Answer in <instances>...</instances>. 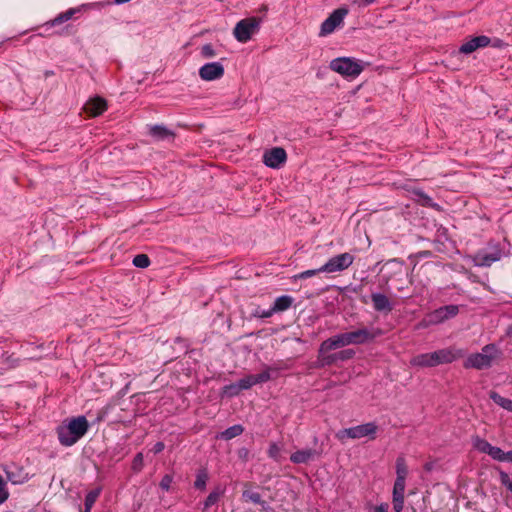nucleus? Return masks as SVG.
<instances>
[{
	"label": "nucleus",
	"instance_id": "10",
	"mask_svg": "<svg viewBox=\"0 0 512 512\" xmlns=\"http://www.w3.org/2000/svg\"><path fill=\"white\" fill-rule=\"evenodd\" d=\"M287 159L286 151L281 147H275L267 150L263 154V162L270 168L277 169L282 166Z\"/></svg>",
	"mask_w": 512,
	"mask_h": 512
},
{
	"label": "nucleus",
	"instance_id": "20",
	"mask_svg": "<svg viewBox=\"0 0 512 512\" xmlns=\"http://www.w3.org/2000/svg\"><path fill=\"white\" fill-rule=\"evenodd\" d=\"M432 358L433 355L430 352L419 354L411 358L410 365L419 368L434 367Z\"/></svg>",
	"mask_w": 512,
	"mask_h": 512
},
{
	"label": "nucleus",
	"instance_id": "48",
	"mask_svg": "<svg viewBox=\"0 0 512 512\" xmlns=\"http://www.w3.org/2000/svg\"><path fill=\"white\" fill-rule=\"evenodd\" d=\"M389 506L387 503L380 504L373 508L372 512H388Z\"/></svg>",
	"mask_w": 512,
	"mask_h": 512
},
{
	"label": "nucleus",
	"instance_id": "42",
	"mask_svg": "<svg viewBox=\"0 0 512 512\" xmlns=\"http://www.w3.org/2000/svg\"><path fill=\"white\" fill-rule=\"evenodd\" d=\"M489 456L492 457L494 460L503 462L502 458L504 456V451L499 447L492 446Z\"/></svg>",
	"mask_w": 512,
	"mask_h": 512
},
{
	"label": "nucleus",
	"instance_id": "18",
	"mask_svg": "<svg viewBox=\"0 0 512 512\" xmlns=\"http://www.w3.org/2000/svg\"><path fill=\"white\" fill-rule=\"evenodd\" d=\"M292 303H293V299L290 296L284 295V296L278 297L275 300L273 307L271 309L267 310L266 314H261L260 317L268 318V317H271L275 312L285 311L288 308H290Z\"/></svg>",
	"mask_w": 512,
	"mask_h": 512
},
{
	"label": "nucleus",
	"instance_id": "4",
	"mask_svg": "<svg viewBox=\"0 0 512 512\" xmlns=\"http://www.w3.org/2000/svg\"><path fill=\"white\" fill-rule=\"evenodd\" d=\"M261 19L249 17L240 20L233 29V35L241 43L248 42L259 31Z\"/></svg>",
	"mask_w": 512,
	"mask_h": 512
},
{
	"label": "nucleus",
	"instance_id": "2",
	"mask_svg": "<svg viewBox=\"0 0 512 512\" xmlns=\"http://www.w3.org/2000/svg\"><path fill=\"white\" fill-rule=\"evenodd\" d=\"M501 357L500 349L494 344L485 345L480 352L470 354L464 361L466 369L477 370L490 368Z\"/></svg>",
	"mask_w": 512,
	"mask_h": 512
},
{
	"label": "nucleus",
	"instance_id": "33",
	"mask_svg": "<svg viewBox=\"0 0 512 512\" xmlns=\"http://www.w3.org/2000/svg\"><path fill=\"white\" fill-rule=\"evenodd\" d=\"M100 495V489L90 491L85 498V508L91 509Z\"/></svg>",
	"mask_w": 512,
	"mask_h": 512
},
{
	"label": "nucleus",
	"instance_id": "51",
	"mask_svg": "<svg viewBox=\"0 0 512 512\" xmlns=\"http://www.w3.org/2000/svg\"><path fill=\"white\" fill-rule=\"evenodd\" d=\"M503 462H512V450L508 452H504Z\"/></svg>",
	"mask_w": 512,
	"mask_h": 512
},
{
	"label": "nucleus",
	"instance_id": "55",
	"mask_svg": "<svg viewBox=\"0 0 512 512\" xmlns=\"http://www.w3.org/2000/svg\"><path fill=\"white\" fill-rule=\"evenodd\" d=\"M267 311H262V312H257L258 315L260 316L261 314H266Z\"/></svg>",
	"mask_w": 512,
	"mask_h": 512
},
{
	"label": "nucleus",
	"instance_id": "3",
	"mask_svg": "<svg viewBox=\"0 0 512 512\" xmlns=\"http://www.w3.org/2000/svg\"><path fill=\"white\" fill-rule=\"evenodd\" d=\"M377 431L378 426L373 422H369L355 427L340 430L336 434V437L340 441H344L346 438L361 439L365 437L373 440L376 438Z\"/></svg>",
	"mask_w": 512,
	"mask_h": 512
},
{
	"label": "nucleus",
	"instance_id": "36",
	"mask_svg": "<svg viewBox=\"0 0 512 512\" xmlns=\"http://www.w3.org/2000/svg\"><path fill=\"white\" fill-rule=\"evenodd\" d=\"M241 392V388L238 383L230 384L225 387H223V394L233 397L238 395Z\"/></svg>",
	"mask_w": 512,
	"mask_h": 512
},
{
	"label": "nucleus",
	"instance_id": "45",
	"mask_svg": "<svg viewBox=\"0 0 512 512\" xmlns=\"http://www.w3.org/2000/svg\"><path fill=\"white\" fill-rule=\"evenodd\" d=\"M500 480L503 485L507 487L508 490L512 492V478L510 479V476L506 472L500 473Z\"/></svg>",
	"mask_w": 512,
	"mask_h": 512
},
{
	"label": "nucleus",
	"instance_id": "8",
	"mask_svg": "<svg viewBox=\"0 0 512 512\" xmlns=\"http://www.w3.org/2000/svg\"><path fill=\"white\" fill-rule=\"evenodd\" d=\"M459 312V308L456 305H448L441 307L432 313L427 315V318L420 324L422 326H428L432 324L441 323L449 318L456 316Z\"/></svg>",
	"mask_w": 512,
	"mask_h": 512
},
{
	"label": "nucleus",
	"instance_id": "46",
	"mask_svg": "<svg viewBox=\"0 0 512 512\" xmlns=\"http://www.w3.org/2000/svg\"><path fill=\"white\" fill-rule=\"evenodd\" d=\"M354 356V351L351 349L340 351L336 354L337 360H348Z\"/></svg>",
	"mask_w": 512,
	"mask_h": 512
},
{
	"label": "nucleus",
	"instance_id": "25",
	"mask_svg": "<svg viewBox=\"0 0 512 512\" xmlns=\"http://www.w3.org/2000/svg\"><path fill=\"white\" fill-rule=\"evenodd\" d=\"M149 133L151 136L157 139H165L172 135V133L168 129L160 125L150 127Z\"/></svg>",
	"mask_w": 512,
	"mask_h": 512
},
{
	"label": "nucleus",
	"instance_id": "32",
	"mask_svg": "<svg viewBox=\"0 0 512 512\" xmlns=\"http://www.w3.org/2000/svg\"><path fill=\"white\" fill-rule=\"evenodd\" d=\"M406 479L396 478L393 487V496H404Z\"/></svg>",
	"mask_w": 512,
	"mask_h": 512
},
{
	"label": "nucleus",
	"instance_id": "49",
	"mask_svg": "<svg viewBox=\"0 0 512 512\" xmlns=\"http://www.w3.org/2000/svg\"><path fill=\"white\" fill-rule=\"evenodd\" d=\"M375 1L376 0H354V3H356L360 7H365L374 3Z\"/></svg>",
	"mask_w": 512,
	"mask_h": 512
},
{
	"label": "nucleus",
	"instance_id": "31",
	"mask_svg": "<svg viewBox=\"0 0 512 512\" xmlns=\"http://www.w3.org/2000/svg\"><path fill=\"white\" fill-rule=\"evenodd\" d=\"M75 13H76V9H69V10L65 11L64 13H61L60 15H58L56 18H54L52 20L51 24L53 26H55V25H59L63 22H66V21L70 20Z\"/></svg>",
	"mask_w": 512,
	"mask_h": 512
},
{
	"label": "nucleus",
	"instance_id": "27",
	"mask_svg": "<svg viewBox=\"0 0 512 512\" xmlns=\"http://www.w3.org/2000/svg\"><path fill=\"white\" fill-rule=\"evenodd\" d=\"M267 454L270 458H272L276 462H280L282 460V446L276 442H272L269 445Z\"/></svg>",
	"mask_w": 512,
	"mask_h": 512
},
{
	"label": "nucleus",
	"instance_id": "47",
	"mask_svg": "<svg viewBox=\"0 0 512 512\" xmlns=\"http://www.w3.org/2000/svg\"><path fill=\"white\" fill-rule=\"evenodd\" d=\"M317 273H323L320 268L319 269H313V270H306L299 274V278L306 279L310 278L312 276H315Z\"/></svg>",
	"mask_w": 512,
	"mask_h": 512
},
{
	"label": "nucleus",
	"instance_id": "26",
	"mask_svg": "<svg viewBox=\"0 0 512 512\" xmlns=\"http://www.w3.org/2000/svg\"><path fill=\"white\" fill-rule=\"evenodd\" d=\"M473 447L478 450L479 452L488 454L490 453V450L492 448V445L486 441L485 439H482L480 437H475L473 439Z\"/></svg>",
	"mask_w": 512,
	"mask_h": 512
},
{
	"label": "nucleus",
	"instance_id": "22",
	"mask_svg": "<svg viewBox=\"0 0 512 512\" xmlns=\"http://www.w3.org/2000/svg\"><path fill=\"white\" fill-rule=\"evenodd\" d=\"M490 398L503 409L512 412V400L502 397L497 392H490Z\"/></svg>",
	"mask_w": 512,
	"mask_h": 512
},
{
	"label": "nucleus",
	"instance_id": "53",
	"mask_svg": "<svg viewBox=\"0 0 512 512\" xmlns=\"http://www.w3.org/2000/svg\"><path fill=\"white\" fill-rule=\"evenodd\" d=\"M129 1H130V0H114V2H115L116 4H123V3H127V2H129Z\"/></svg>",
	"mask_w": 512,
	"mask_h": 512
},
{
	"label": "nucleus",
	"instance_id": "37",
	"mask_svg": "<svg viewBox=\"0 0 512 512\" xmlns=\"http://www.w3.org/2000/svg\"><path fill=\"white\" fill-rule=\"evenodd\" d=\"M241 391L251 388L252 386L256 385L255 380L253 378V375L245 376L244 378L240 379L238 382Z\"/></svg>",
	"mask_w": 512,
	"mask_h": 512
},
{
	"label": "nucleus",
	"instance_id": "34",
	"mask_svg": "<svg viewBox=\"0 0 512 512\" xmlns=\"http://www.w3.org/2000/svg\"><path fill=\"white\" fill-rule=\"evenodd\" d=\"M133 264L139 268H147L150 265V260L146 254H138L134 257Z\"/></svg>",
	"mask_w": 512,
	"mask_h": 512
},
{
	"label": "nucleus",
	"instance_id": "43",
	"mask_svg": "<svg viewBox=\"0 0 512 512\" xmlns=\"http://www.w3.org/2000/svg\"><path fill=\"white\" fill-rule=\"evenodd\" d=\"M404 508V496H393V509L401 512Z\"/></svg>",
	"mask_w": 512,
	"mask_h": 512
},
{
	"label": "nucleus",
	"instance_id": "14",
	"mask_svg": "<svg viewBox=\"0 0 512 512\" xmlns=\"http://www.w3.org/2000/svg\"><path fill=\"white\" fill-rule=\"evenodd\" d=\"M438 355V363L449 364L463 356V351L455 347H447L436 351Z\"/></svg>",
	"mask_w": 512,
	"mask_h": 512
},
{
	"label": "nucleus",
	"instance_id": "13",
	"mask_svg": "<svg viewBox=\"0 0 512 512\" xmlns=\"http://www.w3.org/2000/svg\"><path fill=\"white\" fill-rule=\"evenodd\" d=\"M107 110V102L101 97H94L88 100L84 107L83 111L89 117H97L101 115L103 112Z\"/></svg>",
	"mask_w": 512,
	"mask_h": 512
},
{
	"label": "nucleus",
	"instance_id": "54",
	"mask_svg": "<svg viewBox=\"0 0 512 512\" xmlns=\"http://www.w3.org/2000/svg\"><path fill=\"white\" fill-rule=\"evenodd\" d=\"M507 334L512 336V325L508 327Z\"/></svg>",
	"mask_w": 512,
	"mask_h": 512
},
{
	"label": "nucleus",
	"instance_id": "30",
	"mask_svg": "<svg viewBox=\"0 0 512 512\" xmlns=\"http://www.w3.org/2000/svg\"><path fill=\"white\" fill-rule=\"evenodd\" d=\"M207 481H208V473H207V471L204 470V469L203 470H199L197 475H196L194 486H195L196 489L204 490L205 487H206Z\"/></svg>",
	"mask_w": 512,
	"mask_h": 512
},
{
	"label": "nucleus",
	"instance_id": "11",
	"mask_svg": "<svg viewBox=\"0 0 512 512\" xmlns=\"http://www.w3.org/2000/svg\"><path fill=\"white\" fill-rule=\"evenodd\" d=\"M224 67L219 62H211L203 65L199 69V76L204 81H214L222 78Z\"/></svg>",
	"mask_w": 512,
	"mask_h": 512
},
{
	"label": "nucleus",
	"instance_id": "28",
	"mask_svg": "<svg viewBox=\"0 0 512 512\" xmlns=\"http://www.w3.org/2000/svg\"><path fill=\"white\" fill-rule=\"evenodd\" d=\"M408 475V467L403 457L396 460V478L406 479Z\"/></svg>",
	"mask_w": 512,
	"mask_h": 512
},
{
	"label": "nucleus",
	"instance_id": "7",
	"mask_svg": "<svg viewBox=\"0 0 512 512\" xmlns=\"http://www.w3.org/2000/svg\"><path fill=\"white\" fill-rule=\"evenodd\" d=\"M348 14L346 8H339L321 24L319 36L324 37L335 31L336 28L343 24L344 18Z\"/></svg>",
	"mask_w": 512,
	"mask_h": 512
},
{
	"label": "nucleus",
	"instance_id": "12",
	"mask_svg": "<svg viewBox=\"0 0 512 512\" xmlns=\"http://www.w3.org/2000/svg\"><path fill=\"white\" fill-rule=\"evenodd\" d=\"M490 42V38L485 35L476 36L464 42L459 51L463 54H470L479 48L487 47L490 45Z\"/></svg>",
	"mask_w": 512,
	"mask_h": 512
},
{
	"label": "nucleus",
	"instance_id": "6",
	"mask_svg": "<svg viewBox=\"0 0 512 512\" xmlns=\"http://www.w3.org/2000/svg\"><path fill=\"white\" fill-rule=\"evenodd\" d=\"M354 262V256L350 253L338 254L330 258L320 270L324 273H336L348 269Z\"/></svg>",
	"mask_w": 512,
	"mask_h": 512
},
{
	"label": "nucleus",
	"instance_id": "15",
	"mask_svg": "<svg viewBox=\"0 0 512 512\" xmlns=\"http://www.w3.org/2000/svg\"><path fill=\"white\" fill-rule=\"evenodd\" d=\"M348 346L344 333L332 336L327 340L323 341L320 345V353H328L331 350Z\"/></svg>",
	"mask_w": 512,
	"mask_h": 512
},
{
	"label": "nucleus",
	"instance_id": "9",
	"mask_svg": "<svg viewBox=\"0 0 512 512\" xmlns=\"http://www.w3.org/2000/svg\"><path fill=\"white\" fill-rule=\"evenodd\" d=\"M380 334V331H371L367 328H359L354 331L344 332L346 343L348 345H358L373 340Z\"/></svg>",
	"mask_w": 512,
	"mask_h": 512
},
{
	"label": "nucleus",
	"instance_id": "19",
	"mask_svg": "<svg viewBox=\"0 0 512 512\" xmlns=\"http://www.w3.org/2000/svg\"><path fill=\"white\" fill-rule=\"evenodd\" d=\"M316 456V451L313 449H303L298 450L291 454L290 460L294 464H306L312 460H314Z\"/></svg>",
	"mask_w": 512,
	"mask_h": 512
},
{
	"label": "nucleus",
	"instance_id": "56",
	"mask_svg": "<svg viewBox=\"0 0 512 512\" xmlns=\"http://www.w3.org/2000/svg\"><path fill=\"white\" fill-rule=\"evenodd\" d=\"M91 509L85 508V512H90Z\"/></svg>",
	"mask_w": 512,
	"mask_h": 512
},
{
	"label": "nucleus",
	"instance_id": "1",
	"mask_svg": "<svg viewBox=\"0 0 512 512\" xmlns=\"http://www.w3.org/2000/svg\"><path fill=\"white\" fill-rule=\"evenodd\" d=\"M89 424L84 416H78L64 421L58 428L59 442L63 446H72L88 431Z\"/></svg>",
	"mask_w": 512,
	"mask_h": 512
},
{
	"label": "nucleus",
	"instance_id": "39",
	"mask_svg": "<svg viewBox=\"0 0 512 512\" xmlns=\"http://www.w3.org/2000/svg\"><path fill=\"white\" fill-rule=\"evenodd\" d=\"M9 497V492L6 486V482L0 475V504L4 503Z\"/></svg>",
	"mask_w": 512,
	"mask_h": 512
},
{
	"label": "nucleus",
	"instance_id": "23",
	"mask_svg": "<svg viewBox=\"0 0 512 512\" xmlns=\"http://www.w3.org/2000/svg\"><path fill=\"white\" fill-rule=\"evenodd\" d=\"M498 257L491 254H477L474 257V262L478 266H490L493 262L497 261Z\"/></svg>",
	"mask_w": 512,
	"mask_h": 512
},
{
	"label": "nucleus",
	"instance_id": "35",
	"mask_svg": "<svg viewBox=\"0 0 512 512\" xmlns=\"http://www.w3.org/2000/svg\"><path fill=\"white\" fill-rule=\"evenodd\" d=\"M318 352H320V350ZM318 358H319V361L321 362L322 366L331 365L335 361H337L336 354L329 355L328 353H323V354L318 353Z\"/></svg>",
	"mask_w": 512,
	"mask_h": 512
},
{
	"label": "nucleus",
	"instance_id": "52",
	"mask_svg": "<svg viewBox=\"0 0 512 512\" xmlns=\"http://www.w3.org/2000/svg\"><path fill=\"white\" fill-rule=\"evenodd\" d=\"M430 353H431V355H433L432 362H433L434 367L438 366L439 365V363H438V355H437L436 351H433V352H430Z\"/></svg>",
	"mask_w": 512,
	"mask_h": 512
},
{
	"label": "nucleus",
	"instance_id": "17",
	"mask_svg": "<svg viewBox=\"0 0 512 512\" xmlns=\"http://www.w3.org/2000/svg\"><path fill=\"white\" fill-rule=\"evenodd\" d=\"M373 307L376 311L389 313L393 309V304L390 299L381 293H373L371 295Z\"/></svg>",
	"mask_w": 512,
	"mask_h": 512
},
{
	"label": "nucleus",
	"instance_id": "21",
	"mask_svg": "<svg viewBox=\"0 0 512 512\" xmlns=\"http://www.w3.org/2000/svg\"><path fill=\"white\" fill-rule=\"evenodd\" d=\"M245 490L243 491L242 498L245 502H252L257 505L264 506L265 502L262 500L261 495L252 489L251 486L246 485Z\"/></svg>",
	"mask_w": 512,
	"mask_h": 512
},
{
	"label": "nucleus",
	"instance_id": "50",
	"mask_svg": "<svg viewBox=\"0 0 512 512\" xmlns=\"http://www.w3.org/2000/svg\"><path fill=\"white\" fill-rule=\"evenodd\" d=\"M164 447H165V446H164V443H162V442H157V443L153 446L152 451H153L155 454H157V453L162 452V451H163V449H164Z\"/></svg>",
	"mask_w": 512,
	"mask_h": 512
},
{
	"label": "nucleus",
	"instance_id": "38",
	"mask_svg": "<svg viewBox=\"0 0 512 512\" xmlns=\"http://www.w3.org/2000/svg\"><path fill=\"white\" fill-rule=\"evenodd\" d=\"M144 465V457L142 453H137L132 462V469L136 472L142 470Z\"/></svg>",
	"mask_w": 512,
	"mask_h": 512
},
{
	"label": "nucleus",
	"instance_id": "41",
	"mask_svg": "<svg viewBox=\"0 0 512 512\" xmlns=\"http://www.w3.org/2000/svg\"><path fill=\"white\" fill-rule=\"evenodd\" d=\"M201 55L204 58H213L216 52L211 44H206L201 48Z\"/></svg>",
	"mask_w": 512,
	"mask_h": 512
},
{
	"label": "nucleus",
	"instance_id": "16",
	"mask_svg": "<svg viewBox=\"0 0 512 512\" xmlns=\"http://www.w3.org/2000/svg\"><path fill=\"white\" fill-rule=\"evenodd\" d=\"M5 472L8 480L13 484H22L29 479V475L23 467L7 466Z\"/></svg>",
	"mask_w": 512,
	"mask_h": 512
},
{
	"label": "nucleus",
	"instance_id": "40",
	"mask_svg": "<svg viewBox=\"0 0 512 512\" xmlns=\"http://www.w3.org/2000/svg\"><path fill=\"white\" fill-rule=\"evenodd\" d=\"M253 378L255 380V384H259V383H264V382H267L268 380H270L271 376H270V370L267 369L257 375H253Z\"/></svg>",
	"mask_w": 512,
	"mask_h": 512
},
{
	"label": "nucleus",
	"instance_id": "44",
	"mask_svg": "<svg viewBox=\"0 0 512 512\" xmlns=\"http://www.w3.org/2000/svg\"><path fill=\"white\" fill-rule=\"evenodd\" d=\"M173 482V477L169 474H166L163 476V478L160 481V487L161 489L168 491L170 489L171 483Z\"/></svg>",
	"mask_w": 512,
	"mask_h": 512
},
{
	"label": "nucleus",
	"instance_id": "29",
	"mask_svg": "<svg viewBox=\"0 0 512 512\" xmlns=\"http://www.w3.org/2000/svg\"><path fill=\"white\" fill-rule=\"evenodd\" d=\"M243 432V427L241 425H234L229 427L225 431L221 433V438L225 440H230L236 436H239Z\"/></svg>",
	"mask_w": 512,
	"mask_h": 512
},
{
	"label": "nucleus",
	"instance_id": "24",
	"mask_svg": "<svg viewBox=\"0 0 512 512\" xmlns=\"http://www.w3.org/2000/svg\"><path fill=\"white\" fill-rule=\"evenodd\" d=\"M223 494V490L220 489V488H216L215 490H213L209 495L208 497L206 498L205 502H204V507H203V510L206 511L207 509H209L211 506H213L214 504H216L218 502V500L220 499L221 495Z\"/></svg>",
	"mask_w": 512,
	"mask_h": 512
},
{
	"label": "nucleus",
	"instance_id": "5",
	"mask_svg": "<svg viewBox=\"0 0 512 512\" xmlns=\"http://www.w3.org/2000/svg\"><path fill=\"white\" fill-rule=\"evenodd\" d=\"M330 69L344 77H357L363 70L361 63L352 58H337L330 62Z\"/></svg>",
	"mask_w": 512,
	"mask_h": 512
}]
</instances>
